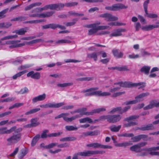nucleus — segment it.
<instances>
[{
	"instance_id": "nucleus-1",
	"label": "nucleus",
	"mask_w": 159,
	"mask_h": 159,
	"mask_svg": "<svg viewBox=\"0 0 159 159\" xmlns=\"http://www.w3.org/2000/svg\"><path fill=\"white\" fill-rule=\"evenodd\" d=\"M98 88H91L87 89L84 90L82 92L85 93V96L96 95L98 96H110L111 93L109 92H102V91H96L98 89Z\"/></svg>"
},
{
	"instance_id": "nucleus-2",
	"label": "nucleus",
	"mask_w": 159,
	"mask_h": 159,
	"mask_svg": "<svg viewBox=\"0 0 159 159\" xmlns=\"http://www.w3.org/2000/svg\"><path fill=\"white\" fill-rule=\"evenodd\" d=\"M100 24L101 22L100 21H97L93 24L87 25L86 27L88 28H93L89 30L88 34L90 35H92L96 33L98 30L107 29L110 27L108 25L98 26Z\"/></svg>"
},
{
	"instance_id": "nucleus-3",
	"label": "nucleus",
	"mask_w": 159,
	"mask_h": 159,
	"mask_svg": "<svg viewBox=\"0 0 159 159\" xmlns=\"http://www.w3.org/2000/svg\"><path fill=\"white\" fill-rule=\"evenodd\" d=\"M145 84L143 82H140L138 83H132L128 82H119L114 84L119 85L120 86L123 87L130 88L132 87H136L140 86V88H143L145 86Z\"/></svg>"
},
{
	"instance_id": "nucleus-4",
	"label": "nucleus",
	"mask_w": 159,
	"mask_h": 159,
	"mask_svg": "<svg viewBox=\"0 0 159 159\" xmlns=\"http://www.w3.org/2000/svg\"><path fill=\"white\" fill-rule=\"evenodd\" d=\"M104 151H85L81 152L78 153V154L82 157H90L94 155L97 154H103L105 153Z\"/></svg>"
},
{
	"instance_id": "nucleus-5",
	"label": "nucleus",
	"mask_w": 159,
	"mask_h": 159,
	"mask_svg": "<svg viewBox=\"0 0 159 159\" xmlns=\"http://www.w3.org/2000/svg\"><path fill=\"white\" fill-rule=\"evenodd\" d=\"M139 117V116H138L133 115L125 119V120L127 121L128 123L125 124L124 125V127H128L137 125V123L136 122L132 121V120L136 119Z\"/></svg>"
},
{
	"instance_id": "nucleus-6",
	"label": "nucleus",
	"mask_w": 159,
	"mask_h": 159,
	"mask_svg": "<svg viewBox=\"0 0 159 159\" xmlns=\"http://www.w3.org/2000/svg\"><path fill=\"white\" fill-rule=\"evenodd\" d=\"M21 134L20 133H18L16 134H14L11 137L8 138L7 140L8 145H11L13 143H16L19 141L21 138Z\"/></svg>"
},
{
	"instance_id": "nucleus-7",
	"label": "nucleus",
	"mask_w": 159,
	"mask_h": 159,
	"mask_svg": "<svg viewBox=\"0 0 159 159\" xmlns=\"http://www.w3.org/2000/svg\"><path fill=\"white\" fill-rule=\"evenodd\" d=\"M147 143L145 142L137 144L134 145L130 148V149L132 151L136 152H141L142 150L145 149H142L141 148L146 145Z\"/></svg>"
},
{
	"instance_id": "nucleus-8",
	"label": "nucleus",
	"mask_w": 159,
	"mask_h": 159,
	"mask_svg": "<svg viewBox=\"0 0 159 159\" xmlns=\"http://www.w3.org/2000/svg\"><path fill=\"white\" fill-rule=\"evenodd\" d=\"M100 17L104 18L105 20L108 21H115L118 20V18L117 16H113L109 13H105L100 15Z\"/></svg>"
},
{
	"instance_id": "nucleus-9",
	"label": "nucleus",
	"mask_w": 159,
	"mask_h": 159,
	"mask_svg": "<svg viewBox=\"0 0 159 159\" xmlns=\"http://www.w3.org/2000/svg\"><path fill=\"white\" fill-rule=\"evenodd\" d=\"M87 146L89 147H93L94 148H100L103 149H111L112 147L111 146L104 145L98 143H95L88 144Z\"/></svg>"
},
{
	"instance_id": "nucleus-10",
	"label": "nucleus",
	"mask_w": 159,
	"mask_h": 159,
	"mask_svg": "<svg viewBox=\"0 0 159 159\" xmlns=\"http://www.w3.org/2000/svg\"><path fill=\"white\" fill-rule=\"evenodd\" d=\"M122 118L120 115H109V119L108 122L110 123H115L120 121Z\"/></svg>"
},
{
	"instance_id": "nucleus-11",
	"label": "nucleus",
	"mask_w": 159,
	"mask_h": 159,
	"mask_svg": "<svg viewBox=\"0 0 159 159\" xmlns=\"http://www.w3.org/2000/svg\"><path fill=\"white\" fill-rule=\"evenodd\" d=\"M126 30L124 29H117L114 30L110 34L111 37H118L122 35V32H125Z\"/></svg>"
},
{
	"instance_id": "nucleus-12",
	"label": "nucleus",
	"mask_w": 159,
	"mask_h": 159,
	"mask_svg": "<svg viewBox=\"0 0 159 159\" xmlns=\"http://www.w3.org/2000/svg\"><path fill=\"white\" fill-rule=\"evenodd\" d=\"M87 109L86 108H83L78 109L75 110L73 112H71V114L75 113H80L81 115H85L86 116L92 115L91 111L90 112H86Z\"/></svg>"
},
{
	"instance_id": "nucleus-13",
	"label": "nucleus",
	"mask_w": 159,
	"mask_h": 159,
	"mask_svg": "<svg viewBox=\"0 0 159 159\" xmlns=\"http://www.w3.org/2000/svg\"><path fill=\"white\" fill-rule=\"evenodd\" d=\"M155 107H159V102L156 100H153L150 102V104L144 108V110H148L152 109Z\"/></svg>"
},
{
	"instance_id": "nucleus-14",
	"label": "nucleus",
	"mask_w": 159,
	"mask_h": 159,
	"mask_svg": "<svg viewBox=\"0 0 159 159\" xmlns=\"http://www.w3.org/2000/svg\"><path fill=\"white\" fill-rule=\"evenodd\" d=\"M16 127L14 126L9 129H7V127H2L0 128V134H9L14 131L16 129Z\"/></svg>"
},
{
	"instance_id": "nucleus-15",
	"label": "nucleus",
	"mask_w": 159,
	"mask_h": 159,
	"mask_svg": "<svg viewBox=\"0 0 159 159\" xmlns=\"http://www.w3.org/2000/svg\"><path fill=\"white\" fill-rule=\"evenodd\" d=\"M127 6H125L124 4L119 3L115 4L113 5V11H117L122 9H126L128 8Z\"/></svg>"
},
{
	"instance_id": "nucleus-16",
	"label": "nucleus",
	"mask_w": 159,
	"mask_h": 159,
	"mask_svg": "<svg viewBox=\"0 0 159 159\" xmlns=\"http://www.w3.org/2000/svg\"><path fill=\"white\" fill-rule=\"evenodd\" d=\"M27 76L33 79L39 80L40 78V74L39 72L35 73L34 71H31L27 74Z\"/></svg>"
},
{
	"instance_id": "nucleus-17",
	"label": "nucleus",
	"mask_w": 159,
	"mask_h": 159,
	"mask_svg": "<svg viewBox=\"0 0 159 159\" xmlns=\"http://www.w3.org/2000/svg\"><path fill=\"white\" fill-rule=\"evenodd\" d=\"M46 98V94L43 93L42 95H40L38 96L33 98L32 99V101L33 103H35L38 101H41L44 100Z\"/></svg>"
},
{
	"instance_id": "nucleus-18",
	"label": "nucleus",
	"mask_w": 159,
	"mask_h": 159,
	"mask_svg": "<svg viewBox=\"0 0 159 159\" xmlns=\"http://www.w3.org/2000/svg\"><path fill=\"white\" fill-rule=\"evenodd\" d=\"M159 27L158 25H149L142 26L141 29L143 30L149 31L155 28Z\"/></svg>"
},
{
	"instance_id": "nucleus-19",
	"label": "nucleus",
	"mask_w": 159,
	"mask_h": 159,
	"mask_svg": "<svg viewBox=\"0 0 159 159\" xmlns=\"http://www.w3.org/2000/svg\"><path fill=\"white\" fill-rule=\"evenodd\" d=\"M112 52L114 57L117 58H122L123 55V53L121 52H119L118 49H114Z\"/></svg>"
},
{
	"instance_id": "nucleus-20",
	"label": "nucleus",
	"mask_w": 159,
	"mask_h": 159,
	"mask_svg": "<svg viewBox=\"0 0 159 159\" xmlns=\"http://www.w3.org/2000/svg\"><path fill=\"white\" fill-rule=\"evenodd\" d=\"M149 95L148 93H143L140 94L139 95L136 96L135 99L138 101V102L143 100V98Z\"/></svg>"
},
{
	"instance_id": "nucleus-21",
	"label": "nucleus",
	"mask_w": 159,
	"mask_h": 159,
	"mask_svg": "<svg viewBox=\"0 0 159 159\" xmlns=\"http://www.w3.org/2000/svg\"><path fill=\"white\" fill-rule=\"evenodd\" d=\"M28 30L27 27L21 28L19 30H16L12 32L13 33H16V34L20 35H23L25 34Z\"/></svg>"
},
{
	"instance_id": "nucleus-22",
	"label": "nucleus",
	"mask_w": 159,
	"mask_h": 159,
	"mask_svg": "<svg viewBox=\"0 0 159 159\" xmlns=\"http://www.w3.org/2000/svg\"><path fill=\"white\" fill-rule=\"evenodd\" d=\"M79 121L80 123H84L86 122H88L89 123H95V121H97V120H95V121H94L90 118L87 117L80 119L79 120Z\"/></svg>"
},
{
	"instance_id": "nucleus-23",
	"label": "nucleus",
	"mask_w": 159,
	"mask_h": 159,
	"mask_svg": "<svg viewBox=\"0 0 159 159\" xmlns=\"http://www.w3.org/2000/svg\"><path fill=\"white\" fill-rule=\"evenodd\" d=\"M41 4L42 3L41 2H36L32 3L26 7L25 8V10L26 11L29 10L34 7L37 6H40Z\"/></svg>"
},
{
	"instance_id": "nucleus-24",
	"label": "nucleus",
	"mask_w": 159,
	"mask_h": 159,
	"mask_svg": "<svg viewBox=\"0 0 159 159\" xmlns=\"http://www.w3.org/2000/svg\"><path fill=\"white\" fill-rule=\"evenodd\" d=\"M154 127L152 124H148L139 128V129L143 131L151 130L154 129Z\"/></svg>"
},
{
	"instance_id": "nucleus-25",
	"label": "nucleus",
	"mask_w": 159,
	"mask_h": 159,
	"mask_svg": "<svg viewBox=\"0 0 159 159\" xmlns=\"http://www.w3.org/2000/svg\"><path fill=\"white\" fill-rule=\"evenodd\" d=\"M98 52H94L88 54L87 55V57L89 58H93L94 61H96L98 60Z\"/></svg>"
},
{
	"instance_id": "nucleus-26",
	"label": "nucleus",
	"mask_w": 159,
	"mask_h": 159,
	"mask_svg": "<svg viewBox=\"0 0 159 159\" xmlns=\"http://www.w3.org/2000/svg\"><path fill=\"white\" fill-rule=\"evenodd\" d=\"M108 25L111 26H125L126 25L125 23L120 22H111L109 23Z\"/></svg>"
},
{
	"instance_id": "nucleus-27",
	"label": "nucleus",
	"mask_w": 159,
	"mask_h": 159,
	"mask_svg": "<svg viewBox=\"0 0 159 159\" xmlns=\"http://www.w3.org/2000/svg\"><path fill=\"white\" fill-rule=\"evenodd\" d=\"M132 144L130 142H124L117 143L116 144V146L118 147H126Z\"/></svg>"
},
{
	"instance_id": "nucleus-28",
	"label": "nucleus",
	"mask_w": 159,
	"mask_h": 159,
	"mask_svg": "<svg viewBox=\"0 0 159 159\" xmlns=\"http://www.w3.org/2000/svg\"><path fill=\"white\" fill-rule=\"evenodd\" d=\"M40 110V109L39 108L33 109L26 112L25 115L26 116L30 115L34 113L39 111Z\"/></svg>"
},
{
	"instance_id": "nucleus-29",
	"label": "nucleus",
	"mask_w": 159,
	"mask_h": 159,
	"mask_svg": "<svg viewBox=\"0 0 159 159\" xmlns=\"http://www.w3.org/2000/svg\"><path fill=\"white\" fill-rule=\"evenodd\" d=\"M37 121L38 119L36 118L32 119L30 120V124L32 126L35 127L39 125L40 123Z\"/></svg>"
},
{
	"instance_id": "nucleus-30",
	"label": "nucleus",
	"mask_w": 159,
	"mask_h": 159,
	"mask_svg": "<svg viewBox=\"0 0 159 159\" xmlns=\"http://www.w3.org/2000/svg\"><path fill=\"white\" fill-rule=\"evenodd\" d=\"M121 126L120 125L116 126L115 125H112L109 127V129L112 132H118L120 129Z\"/></svg>"
},
{
	"instance_id": "nucleus-31",
	"label": "nucleus",
	"mask_w": 159,
	"mask_h": 159,
	"mask_svg": "<svg viewBox=\"0 0 159 159\" xmlns=\"http://www.w3.org/2000/svg\"><path fill=\"white\" fill-rule=\"evenodd\" d=\"M11 24L9 22L1 23H0V28L7 29L11 26Z\"/></svg>"
},
{
	"instance_id": "nucleus-32",
	"label": "nucleus",
	"mask_w": 159,
	"mask_h": 159,
	"mask_svg": "<svg viewBox=\"0 0 159 159\" xmlns=\"http://www.w3.org/2000/svg\"><path fill=\"white\" fill-rule=\"evenodd\" d=\"M150 68V66H145L141 68L140 71L142 72H144L145 74L148 75L149 73Z\"/></svg>"
},
{
	"instance_id": "nucleus-33",
	"label": "nucleus",
	"mask_w": 159,
	"mask_h": 159,
	"mask_svg": "<svg viewBox=\"0 0 159 159\" xmlns=\"http://www.w3.org/2000/svg\"><path fill=\"white\" fill-rule=\"evenodd\" d=\"M106 110V109L105 107H102L95 109L91 111L92 115L94 113H99L101 112L105 111Z\"/></svg>"
},
{
	"instance_id": "nucleus-34",
	"label": "nucleus",
	"mask_w": 159,
	"mask_h": 159,
	"mask_svg": "<svg viewBox=\"0 0 159 159\" xmlns=\"http://www.w3.org/2000/svg\"><path fill=\"white\" fill-rule=\"evenodd\" d=\"M70 43L71 41L69 40L66 39H60L55 41L54 43L55 45H56L57 44H62L64 43Z\"/></svg>"
},
{
	"instance_id": "nucleus-35",
	"label": "nucleus",
	"mask_w": 159,
	"mask_h": 159,
	"mask_svg": "<svg viewBox=\"0 0 159 159\" xmlns=\"http://www.w3.org/2000/svg\"><path fill=\"white\" fill-rule=\"evenodd\" d=\"M144 135H139L134 137H132L131 139L133 142H137L139 141L141 139L143 138Z\"/></svg>"
},
{
	"instance_id": "nucleus-36",
	"label": "nucleus",
	"mask_w": 159,
	"mask_h": 159,
	"mask_svg": "<svg viewBox=\"0 0 159 159\" xmlns=\"http://www.w3.org/2000/svg\"><path fill=\"white\" fill-rule=\"evenodd\" d=\"M98 132L96 131H88L83 133L85 136H93L96 135L98 134Z\"/></svg>"
},
{
	"instance_id": "nucleus-37",
	"label": "nucleus",
	"mask_w": 159,
	"mask_h": 159,
	"mask_svg": "<svg viewBox=\"0 0 159 159\" xmlns=\"http://www.w3.org/2000/svg\"><path fill=\"white\" fill-rule=\"evenodd\" d=\"M20 42V41H16V43H15V45H10L9 46V48H13L18 47H20L24 45L25 44L24 43L18 44V42Z\"/></svg>"
},
{
	"instance_id": "nucleus-38",
	"label": "nucleus",
	"mask_w": 159,
	"mask_h": 159,
	"mask_svg": "<svg viewBox=\"0 0 159 159\" xmlns=\"http://www.w3.org/2000/svg\"><path fill=\"white\" fill-rule=\"evenodd\" d=\"M122 110V108L121 107H118L113 108L109 112V114H114L118 112H121Z\"/></svg>"
},
{
	"instance_id": "nucleus-39",
	"label": "nucleus",
	"mask_w": 159,
	"mask_h": 159,
	"mask_svg": "<svg viewBox=\"0 0 159 159\" xmlns=\"http://www.w3.org/2000/svg\"><path fill=\"white\" fill-rule=\"evenodd\" d=\"M27 71L26 70H24L21 72H20L17 74L14 75L12 78L14 80L16 79L18 77H20L21 76L25 73Z\"/></svg>"
},
{
	"instance_id": "nucleus-40",
	"label": "nucleus",
	"mask_w": 159,
	"mask_h": 159,
	"mask_svg": "<svg viewBox=\"0 0 159 159\" xmlns=\"http://www.w3.org/2000/svg\"><path fill=\"white\" fill-rule=\"evenodd\" d=\"M65 129L67 131H73L76 130L78 129V128L75 126L72 125H67L65 126Z\"/></svg>"
},
{
	"instance_id": "nucleus-41",
	"label": "nucleus",
	"mask_w": 159,
	"mask_h": 159,
	"mask_svg": "<svg viewBox=\"0 0 159 159\" xmlns=\"http://www.w3.org/2000/svg\"><path fill=\"white\" fill-rule=\"evenodd\" d=\"M40 137L39 135H37L35 136L32 140L31 145L32 146H34L39 140Z\"/></svg>"
},
{
	"instance_id": "nucleus-42",
	"label": "nucleus",
	"mask_w": 159,
	"mask_h": 159,
	"mask_svg": "<svg viewBox=\"0 0 159 159\" xmlns=\"http://www.w3.org/2000/svg\"><path fill=\"white\" fill-rule=\"evenodd\" d=\"M134 136L133 133H123L118 135V136L120 137H132Z\"/></svg>"
},
{
	"instance_id": "nucleus-43",
	"label": "nucleus",
	"mask_w": 159,
	"mask_h": 159,
	"mask_svg": "<svg viewBox=\"0 0 159 159\" xmlns=\"http://www.w3.org/2000/svg\"><path fill=\"white\" fill-rule=\"evenodd\" d=\"M73 83L72 82L68 83H65L63 84H57V86L61 87H64L67 86H69L72 85Z\"/></svg>"
},
{
	"instance_id": "nucleus-44",
	"label": "nucleus",
	"mask_w": 159,
	"mask_h": 159,
	"mask_svg": "<svg viewBox=\"0 0 159 159\" xmlns=\"http://www.w3.org/2000/svg\"><path fill=\"white\" fill-rule=\"evenodd\" d=\"M45 21L43 20H34L28 21L26 22V23H29L30 24H37L42 22H43Z\"/></svg>"
},
{
	"instance_id": "nucleus-45",
	"label": "nucleus",
	"mask_w": 159,
	"mask_h": 159,
	"mask_svg": "<svg viewBox=\"0 0 159 159\" xmlns=\"http://www.w3.org/2000/svg\"><path fill=\"white\" fill-rule=\"evenodd\" d=\"M18 37L16 35H8L5 36L1 38V40H6L7 39H11L17 38Z\"/></svg>"
},
{
	"instance_id": "nucleus-46",
	"label": "nucleus",
	"mask_w": 159,
	"mask_h": 159,
	"mask_svg": "<svg viewBox=\"0 0 159 159\" xmlns=\"http://www.w3.org/2000/svg\"><path fill=\"white\" fill-rule=\"evenodd\" d=\"M149 148L146 149L145 150L149 152V154L152 156H159V152H156L155 151H149Z\"/></svg>"
},
{
	"instance_id": "nucleus-47",
	"label": "nucleus",
	"mask_w": 159,
	"mask_h": 159,
	"mask_svg": "<svg viewBox=\"0 0 159 159\" xmlns=\"http://www.w3.org/2000/svg\"><path fill=\"white\" fill-rule=\"evenodd\" d=\"M80 116L78 115H76L70 118H68L66 119V121L67 122H71L75 119L80 117Z\"/></svg>"
},
{
	"instance_id": "nucleus-48",
	"label": "nucleus",
	"mask_w": 159,
	"mask_h": 159,
	"mask_svg": "<svg viewBox=\"0 0 159 159\" xmlns=\"http://www.w3.org/2000/svg\"><path fill=\"white\" fill-rule=\"evenodd\" d=\"M27 153V152L26 150L24 149L22 150L21 152L19 154V158L20 159H22Z\"/></svg>"
},
{
	"instance_id": "nucleus-49",
	"label": "nucleus",
	"mask_w": 159,
	"mask_h": 159,
	"mask_svg": "<svg viewBox=\"0 0 159 159\" xmlns=\"http://www.w3.org/2000/svg\"><path fill=\"white\" fill-rule=\"evenodd\" d=\"M25 20V17H24L19 16V17L11 19V21H19L24 20Z\"/></svg>"
},
{
	"instance_id": "nucleus-50",
	"label": "nucleus",
	"mask_w": 159,
	"mask_h": 159,
	"mask_svg": "<svg viewBox=\"0 0 159 159\" xmlns=\"http://www.w3.org/2000/svg\"><path fill=\"white\" fill-rule=\"evenodd\" d=\"M93 78L92 77H83L81 78H80L78 79H77L78 80L80 81H91L93 80Z\"/></svg>"
},
{
	"instance_id": "nucleus-51",
	"label": "nucleus",
	"mask_w": 159,
	"mask_h": 159,
	"mask_svg": "<svg viewBox=\"0 0 159 159\" xmlns=\"http://www.w3.org/2000/svg\"><path fill=\"white\" fill-rule=\"evenodd\" d=\"M78 3L76 2H68L65 4V5L67 7H73L77 5Z\"/></svg>"
},
{
	"instance_id": "nucleus-52",
	"label": "nucleus",
	"mask_w": 159,
	"mask_h": 159,
	"mask_svg": "<svg viewBox=\"0 0 159 159\" xmlns=\"http://www.w3.org/2000/svg\"><path fill=\"white\" fill-rule=\"evenodd\" d=\"M137 103H138V101L136 99H135L134 100L126 101L124 103L125 105H127L130 104H135Z\"/></svg>"
},
{
	"instance_id": "nucleus-53",
	"label": "nucleus",
	"mask_w": 159,
	"mask_h": 159,
	"mask_svg": "<svg viewBox=\"0 0 159 159\" xmlns=\"http://www.w3.org/2000/svg\"><path fill=\"white\" fill-rule=\"evenodd\" d=\"M146 14V15L148 17L151 18H157V14H149L148 13V11L147 12H145Z\"/></svg>"
},
{
	"instance_id": "nucleus-54",
	"label": "nucleus",
	"mask_w": 159,
	"mask_h": 159,
	"mask_svg": "<svg viewBox=\"0 0 159 159\" xmlns=\"http://www.w3.org/2000/svg\"><path fill=\"white\" fill-rule=\"evenodd\" d=\"M57 143H52L50 144H49L48 145L46 146H45V148L47 149H50L54 147L55 146H57Z\"/></svg>"
},
{
	"instance_id": "nucleus-55",
	"label": "nucleus",
	"mask_w": 159,
	"mask_h": 159,
	"mask_svg": "<svg viewBox=\"0 0 159 159\" xmlns=\"http://www.w3.org/2000/svg\"><path fill=\"white\" fill-rule=\"evenodd\" d=\"M78 19H75L73 20L72 22H68L66 23V25L67 26H70L74 25L77 21Z\"/></svg>"
},
{
	"instance_id": "nucleus-56",
	"label": "nucleus",
	"mask_w": 159,
	"mask_h": 159,
	"mask_svg": "<svg viewBox=\"0 0 159 159\" xmlns=\"http://www.w3.org/2000/svg\"><path fill=\"white\" fill-rule=\"evenodd\" d=\"M62 132H59L57 133H53L48 134V137H56L62 134Z\"/></svg>"
},
{
	"instance_id": "nucleus-57",
	"label": "nucleus",
	"mask_w": 159,
	"mask_h": 159,
	"mask_svg": "<svg viewBox=\"0 0 159 159\" xmlns=\"http://www.w3.org/2000/svg\"><path fill=\"white\" fill-rule=\"evenodd\" d=\"M47 7L48 8V9H50L52 10H57V4L47 5Z\"/></svg>"
},
{
	"instance_id": "nucleus-58",
	"label": "nucleus",
	"mask_w": 159,
	"mask_h": 159,
	"mask_svg": "<svg viewBox=\"0 0 159 159\" xmlns=\"http://www.w3.org/2000/svg\"><path fill=\"white\" fill-rule=\"evenodd\" d=\"M16 43V41H8L6 42L5 43H2V45H4L5 44L11 45H14Z\"/></svg>"
},
{
	"instance_id": "nucleus-59",
	"label": "nucleus",
	"mask_w": 159,
	"mask_h": 159,
	"mask_svg": "<svg viewBox=\"0 0 159 159\" xmlns=\"http://www.w3.org/2000/svg\"><path fill=\"white\" fill-rule=\"evenodd\" d=\"M139 57L138 54H135L134 53L128 55V57L130 59H136L139 58Z\"/></svg>"
},
{
	"instance_id": "nucleus-60",
	"label": "nucleus",
	"mask_w": 159,
	"mask_h": 159,
	"mask_svg": "<svg viewBox=\"0 0 159 159\" xmlns=\"http://www.w3.org/2000/svg\"><path fill=\"white\" fill-rule=\"evenodd\" d=\"M65 105L64 102H61L57 103H54V108H58Z\"/></svg>"
},
{
	"instance_id": "nucleus-61",
	"label": "nucleus",
	"mask_w": 159,
	"mask_h": 159,
	"mask_svg": "<svg viewBox=\"0 0 159 159\" xmlns=\"http://www.w3.org/2000/svg\"><path fill=\"white\" fill-rule=\"evenodd\" d=\"M69 13L71 15H73L76 16H84V14L83 13H78L75 12L70 11L69 12Z\"/></svg>"
},
{
	"instance_id": "nucleus-62",
	"label": "nucleus",
	"mask_w": 159,
	"mask_h": 159,
	"mask_svg": "<svg viewBox=\"0 0 159 159\" xmlns=\"http://www.w3.org/2000/svg\"><path fill=\"white\" fill-rule=\"evenodd\" d=\"M48 131L47 130L43 131L41 135V138H44L48 137V135L47 134L48 132Z\"/></svg>"
},
{
	"instance_id": "nucleus-63",
	"label": "nucleus",
	"mask_w": 159,
	"mask_h": 159,
	"mask_svg": "<svg viewBox=\"0 0 159 159\" xmlns=\"http://www.w3.org/2000/svg\"><path fill=\"white\" fill-rule=\"evenodd\" d=\"M149 0H147L144 2L143 4V7L145 12H147V11L148 5L149 3Z\"/></svg>"
},
{
	"instance_id": "nucleus-64",
	"label": "nucleus",
	"mask_w": 159,
	"mask_h": 159,
	"mask_svg": "<svg viewBox=\"0 0 159 159\" xmlns=\"http://www.w3.org/2000/svg\"><path fill=\"white\" fill-rule=\"evenodd\" d=\"M8 9L2 11L0 12V19L3 18L5 17L4 14L6 13Z\"/></svg>"
}]
</instances>
